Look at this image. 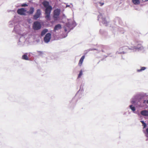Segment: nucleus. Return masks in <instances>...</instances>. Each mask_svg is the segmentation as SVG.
<instances>
[{
  "label": "nucleus",
  "mask_w": 148,
  "mask_h": 148,
  "mask_svg": "<svg viewBox=\"0 0 148 148\" xmlns=\"http://www.w3.org/2000/svg\"><path fill=\"white\" fill-rule=\"evenodd\" d=\"M143 49V47L141 44H138L137 46V47L136 48V49Z\"/></svg>",
  "instance_id": "obj_15"
},
{
  "label": "nucleus",
  "mask_w": 148,
  "mask_h": 148,
  "mask_svg": "<svg viewBox=\"0 0 148 148\" xmlns=\"http://www.w3.org/2000/svg\"><path fill=\"white\" fill-rule=\"evenodd\" d=\"M22 59L26 60H28L29 58L28 56L27 55L24 54L22 56Z\"/></svg>",
  "instance_id": "obj_14"
},
{
  "label": "nucleus",
  "mask_w": 148,
  "mask_h": 148,
  "mask_svg": "<svg viewBox=\"0 0 148 148\" xmlns=\"http://www.w3.org/2000/svg\"><path fill=\"white\" fill-rule=\"evenodd\" d=\"M52 10V8L51 6H49L45 9V18L47 20H49L50 19V13Z\"/></svg>",
  "instance_id": "obj_2"
},
{
  "label": "nucleus",
  "mask_w": 148,
  "mask_h": 148,
  "mask_svg": "<svg viewBox=\"0 0 148 148\" xmlns=\"http://www.w3.org/2000/svg\"><path fill=\"white\" fill-rule=\"evenodd\" d=\"M26 10L24 8H22L18 9L17 10V13L20 15H26Z\"/></svg>",
  "instance_id": "obj_4"
},
{
  "label": "nucleus",
  "mask_w": 148,
  "mask_h": 148,
  "mask_svg": "<svg viewBox=\"0 0 148 148\" xmlns=\"http://www.w3.org/2000/svg\"><path fill=\"white\" fill-rule=\"evenodd\" d=\"M70 25L69 23H66L64 27L65 31V32L67 31H69L70 30Z\"/></svg>",
  "instance_id": "obj_7"
},
{
  "label": "nucleus",
  "mask_w": 148,
  "mask_h": 148,
  "mask_svg": "<svg viewBox=\"0 0 148 148\" xmlns=\"http://www.w3.org/2000/svg\"><path fill=\"white\" fill-rule=\"evenodd\" d=\"M85 56H83L80 58L78 63V65L79 66H81L82 65V64L83 63V62L84 61V60L85 58Z\"/></svg>",
  "instance_id": "obj_11"
},
{
  "label": "nucleus",
  "mask_w": 148,
  "mask_h": 148,
  "mask_svg": "<svg viewBox=\"0 0 148 148\" xmlns=\"http://www.w3.org/2000/svg\"><path fill=\"white\" fill-rule=\"evenodd\" d=\"M141 122L143 124H144V123H145V122L143 121H141Z\"/></svg>",
  "instance_id": "obj_24"
},
{
  "label": "nucleus",
  "mask_w": 148,
  "mask_h": 148,
  "mask_svg": "<svg viewBox=\"0 0 148 148\" xmlns=\"http://www.w3.org/2000/svg\"><path fill=\"white\" fill-rule=\"evenodd\" d=\"M143 126H144V127H145L146 126V124L145 123H144L143 124Z\"/></svg>",
  "instance_id": "obj_22"
},
{
  "label": "nucleus",
  "mask_w": 148,
  "mask_h": 148,
  "mask_svg": "<svg viewBox=\"0 0 148 148\" xmlns=\"http://www.w3.org/2000/svg\"><path fill=\"white\" fill-rule=\"evenodd\" d=\"M48 30L47 29H45L43 30L41 33V35L42 36H43L47 32Z\"/></svg>",
  "instance_id": "obj_13"
},
{
  "label": "nucleus",
  "mask_w": 148,
  "mask_h": 148,
  "mask_svg": "<svg viewBox=\"0 0 148 148\" xmlns=\"http://www.w3.org/2000/svg\"><path fill=\"white\" fill-rule=\"evenodd\" d=\"M62 26L60 24H58L56 25L54 27L53 31L54 32H56V30H58L59 29H61Z\"/></svg>",
  "instance_id": "obj_8"
},
{
  "label": "nucleus",
  "mask_w": 148,
  "mask_h": 148,
  "mask_svg": "<svg viewBox=\"0 0 148 148\" xmlns=\"http://www.w3.org/2000/svg\"><path fill=\"white\" fill-rule=\"evenodd\" d=\"M130 108L133 111H134L135 110V108L134 106H133L132 105H130Z\"/></svg>",
  "instance_id": "obj_18"
},
{
  "label": "nucleus",
  "mask_w": 148,
  "mask_h": 148,
  "mask_svg": "<svg viewBox=\"0 0 148 148\" xmlns=\"http://www.w3.org/2000/svg\"><path fill=\"white\" fill-rule=\"evenodd\" d=\"M148 1V0H145V1Z\"/></svg>",
  "instance_id": "obj_25"
},
{
  "label": "nucleus",
  "mask_w": 148,
  "mask_h": 148,
  "mask_svg": "<svg viewBox=\"0 0 148 148\" xmlns=\"http://www.w3.org/2000/svg\"><path fill=\"white\" fill-rule=\"evenodd\" d=\"M34 9L33 7H30L29 11L27 12H26L29 14H33L34 12Z\"/></svg>",
  "instance_id": "obj_10"
},
{
  "label": "nucleus",
  "mask_w": 148,
  "mask_h": 148,
  "mask_svg": "<svg viewBox=\"0 0 148 148\" xmlns=\"http://www.w3.org/2000/svg\"><path fill=\"white\" fill-rule=\"evenodd\" d=\"M132 2L135 5L138 4L140 3L139 0H132Z\"/></svg>",
  "instance_id": "obj_16"
},
{
  "label": "nucleus",
  "mask_w": 148,
  "mask_h": 148,
  "mask_svg": "<svg viewBox=\"0 0 148 148\" xmlns=\"http://www.w3.org/2000/svg\"><path fill=\"white\" fill-rule=\"evenodd\" d=\"M41 15L40 10L39 9H38L37 10L36 12L34 15L33 18L35 20H36Z\"/></svg>",
  "instance_id": "obj_6"
},
{
  "label": "nucleus",
  "mask_w": 148,
  "mask_h": 148,
  "mask_svg": "<svg viewBox=\"0 0 148 148\" xmlns=\"http://www.w3.org/2000/svg\"><path fill=\"white\" fill-rule=\"evenodd\" d=\"M82 70H81L80 71L78 75V78L80 77L82 75Z\"/></svg>",
  "instance_id": "obj_19"
},
{
  "label": "nucleus",
  "mask_w": 148,
  "mask_h": 148,
  "mask_svg": "<svg viewBox=\"0 0 148 148\" xmlns=\"http://www.w3.org/2000/svg\"><path fill=\"white\" fill-rule=\"evenodd\" d=\"M141 114L143 116H148V111L144 110L141 111Z\"/></svg>",
  "instance_id": "obj_12"
},
{
  "label": "nucleus",
  "mask_w": 148,
  "mask_h": 148,
  "mask_svg": "<svg viewBox=\"0 0 148 148\" xmlns=\"http://www.w3.org/2000/svg\"><path fill=\"white\" fill-rule=\"evenodd\" d=\"M42 4L46 8L49 7V6H51L49 5V3L46 1H44L42 2Z\"/></svg>",
  "instance_id": "obj_9"
},
{
  "label": "nucleus",
  "mask_w": 148,
  "mask_h": 148,
  "mask_svg": "<svg viewBox=\"0 0 148 148\" xmlns=\"http://www.w3.org/2000/svg\"><path fill=\"white\" fill-rule=\"evenodd\" d=\"M146 68L145 67H142L140 69H138L137 70V72H140L143 71H144L146 69Z\"/></svg>",
  "instance_id": "obj_17"
},
{
  "label": "nucleus",
  "mask_w": 148,
  "mask_h": 148,
  "mask_svg": "<svg viewBox=\"0 0 148 148\" xmlns=\"http://www.w3.org/2000/svg\"><path fill=\"white\" fill-rule=\"evenodd\" d=\"M60 11V10L58 9H56L54 11L53 18L55 21H57L60 19L59 15Z\"/></svg>",
  "instance_id": "obj_1"
},
{
  "label": "nucleus",
  "mask_w": 148,
  "mask_h": 148,
  "mask_svg": "<svg viewBox=\"0 0 148 148\" xmlns=\"http://www.w3.org/2000/svg\"><path fill=\"white\" fill-rule=\"evenodd\" d=\"M99 3L100 4V5L101 6L103 5L104 4L103 3L99 2Z\"/></svg>",
  "instance_id": "obj_21"
},
{
  "label": "nucleus",
  "mask_w": 148,
  "mask_h": 148,
  "mask_svg": "<svg viewBox=\"0 0 148 148\" xmlns=\"http://www.w3.org/2000/svg\"><path fill=\"white\" fill-rule=\"evenodd\" d=\"M33 29L35 30L40 29L41 28V25L40 22L38 21L34 22V23Z\"/></svg>",
  "instance_id": "obj_3"
},
{
  "label": "nucleus",
  "mask_w": 148,
  "mask_h": 148,
  "mask_svg": "<svg viewBox=\"0 0 148 148\" xmlns=\"http://www.w3.org/2000/svg\"><path fill=\"white\" fill-rule=\"evenodd\" d=\"M28 6V5L26 3H24V4H22L21 5V7H26V6Z\"/></svg>",
  "instance_id": "obj_20"
},
{
  "label": "nucleus",
  "mask_w": 148,
  "mask_h": 148,
  "mask_svg": "<svg viewBox=\"0 0 148 148\" xmlns=\"http://www.w3.org/2000/svg\"><path fill=\"white\" fill-rule=\"evenodd\" d=\"M146 132H147V134H148V128L146 129Z\"/></svg>",
  "instance_id": "obj_23"
},
{
  "label": "nucleus",
  "mask_w": 148,
  "mask_h": 148,
  "mask_svg": "<svg viewBox=\"0 0 148 148\" xmlns=\"http://www.w3.org/2000/svg\"><path fill=\"white\" fill-rule=\"evenodd\" d=\"M147 103L148 104V100L147 101Z\"/></svg>",
  "instance_id": "obj_26"
},
{
  "label": "nucleus",
  "mask_w": 148,
  "mask_h": 148,
  "mask_svg": "<svg viewBox=\"0 0 148 148\" xmlns=\"http://www.w3.org/2000/svg\"><path fill=\"white\" fill-rule=\"evenodd\" d=\"M51 34L50 33H48L45 35L44 38V40L46 43L48 42L50 40Z\"/></svg>",
  "instance_id": "obj_5"
}]
</instances>
